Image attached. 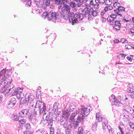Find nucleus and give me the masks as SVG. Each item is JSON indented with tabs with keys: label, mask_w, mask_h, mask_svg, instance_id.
<instances>
[{
	"label": "nucleus",
	"mask_w": 134,
	"mask_h": 134,
	"mask_svg": "<svg viewBox=\"0 0 134 134\" xmlns=\"http://www.w3.org/2000/svg\"><path fill=\"white\" fill-rule=\"evenodd\" d=\"M70 114L68 111L64 110L62 111V117L65 118V119L66 118H68L69 117Z\"/></svg>",
	"instance_id": "dca6fc26"
},
{
	"label": "nucleus",
	"mask_w": 134,
	"mask_h": 134,
	"mask_svg": "<svg viewBox=\"0 0 134 134\" xmlns=\"http://www.w3.org/2000/svg\"><path fill=\"white\" fill-rule=\"evenodd\" d=\"M10 88H9V87H7V85H6V86L5 89V90L6 91L5 92L6 93H10V92L11 91V87L10 86Z\"/></svg>",
	"instance_id": "c85d7f7f"
},
{
	"label": "nucleus",
	"mask_w": 134,
	"mask_h": 134,
	"mask_svg": "<svg viewBox=\"0 0 134 134\" xmlns=\"http://www.w3.org/2000/svg\"><path fill=\"white\" fill-rule=\"evenodd\" d=\"M17 88H18V93H20L21 94H23V93H22V89H21L19 87H18Z\"/></svg>",
	"instance_id": "49530a36"
},
{
	"label": "nucleus",
	"mask_w": 134,
	"mask_h": 134,
	"mask_svg": "<svg viewBox=\"0 0 134 134\" xmlns=\"http://www.w3.org/2000/svg\"><path fill=\"white\" fill-rule=\"evenodd\" d=\"M70 5L72 8H75V11H76V10L75 9V7H76V4L75 2H70L69 3Z\"/></svg>",
	"instance_id": "b1692460"
},
{
	"label": "nucleus",
	"mask_w": 134,
	"mask_h": 134,
	"mask_svg": "<svg viewBox=\"0 0 134 134\" xmlns=\"http://www.w3.org/2000/svg\"><path fill=\"white\" fill-rule=\"evenodd\" d=\"M62 4H61V3L60 4V5L58 6V8L59 9H63L64 7H63V6L62 5Z\"/></svg>",
	"instance_id": "603ef678"
},
{
	"label": "nucleus",
	"mask_w": 134,
	"mask_h": 134,
	"mask_svg": "<svg viewBox=\"0 0 134 134\" xmlns=\"http://www.w3.org/2000/svg\"><path fill=\"white\" fill-rule=\"evenodd\" d=\"M28 103L27 99L24 97L21 98L20 99L19 101V106L21 107L22 106H26L28 105Z\"/></svg>",
	"instance_id": "ddd939ff"
},
{
	"label": "nucleus",
	"mask_w": 134,
	"mask_h": 134,
	"mask_svg": "<svg viewBox=\"0 0 134 134\" xmlns=\"http://www.w3.org/2000/svg\"><path fill=\"white\" fill-rule=\"evenodd\" d=\"M72 128V127L71 124H69L68 125L67 128L65 130V134H69L71 130V129Z\"/></svg>",
	"instance_id": "4be33fe9"
},
{
	"label": "nucleus",
	"mask_w": 134,
	"mask_h": 134,
	"mask_svg": "<svg viewBox=\"0 0 134 134\" xmlns=\"http://www.w3.org/2000/svg\"><path fill=\"white\" fill-rule=\"evenodd\" d=\"M111 98H113V100H114V101L112 102V105H114L117 107H119L122 104V103L120 102L114 95H112L111 96V97L109 98V100L110 102H111V99H110Z\"/></svg>",
	"instance_id": "9d476101"
},
{
	"label": "nucleus",
	"mask_w": 134,
	"mask_h": 134,
	"mask_svg": "<svg viewBox=\"0 0 134 134\" xmlns=\"http://www.w3.org/2000/svg\"><path fill=\"white\" fill-rule=\"evenodd\" d=\"M92 130L93 131H95L96 130L97 127H95V126H93V125H92Z\"/></svg>",
	"instance_id": "6e6d98bb"
},
{
	"label": "nucleus",
	"mask_w": 134,
	"mask_h": 134,
	"mask_svg": "<svg viewBox=\"0 0 134 134\" xmlns=\"http://www.w3.org/2000/svg\"><path fill=\"white\" fill-rule=\"evenodd\" d=\"M79 131V134L82 133L83 132V129L82 127H79L78 128Z\"/></svg>",
	"instance_id": "ea45409f"
},
{
	"label": "nucleus",
	"mask_w": 134,
	"mask_h": 134,
	"mask_svg": "<svg viewBox=\"0 0 134 134\" xmlns=\"http://www.w3.org/2000/svg\"><path fill=\"white\" fill-rule=\"evenodd\" d=\"M49 14V12L48 13V12H44L43 13L42 16L45 19L47 16V17H48Z\"/></svg>",
	"instance_id": "a878e982"
},
{
	"label": "nucleus",
	"mask_w": 134,
	"mask_h": 134,
	"mask_svg": "<svg viewBox=\"0 0 134 134\" xmlns=\"http://www.w3.org/2000/svg\"><path fill=\"white\" fill-rule=\"evenodd\" d=\"M18 88L15 89V90L13 92L14 94L16 95L17 93H18Z\"/></svg>",
	"instance_id": "13d9d810"
},
{
	"label": "nucleus",
	"mask_w": 134,
	"mask_h": 134,
	"mask_svg": "<svg viewBox=\"0 0 134 134\" xmlns=\"http://www.w3.org/2000/svg\"><path fill=\"white\" fill-rule=\"evenodd\" d=\"M101 20L103 23H104L106 21V19L102 17V18Z\"/></svg>",
	"instance_id": "bf43d9fd"
},
{
	"label": "nucleus",
	"mask_w": 134,
	"mask_h": 134,
	"mask_svg": "<svg viewBox=\"0 0 134 134\" xmlns=\"http://www.w3.org/2000/svg\"><path fill=\"white\" fill-rule=\"evenodd\" d=\"M82 115V116L81 115H79L77 117L76 121H75V122L74 125V128L75 129L78 127L79 123L80 122H81L82 123L84 122V119L85 117L84 116Z\"/></svg>",
	"instance_id": "20e7f679"
},
{
	"label": "nucleus",
	"mask_w": 134,
	"mask_h": 134,
	"mask_svg": "<svg viewBox=\"0 0 134 134\" xmlns=\"http://www.w3.org/2000/svg\"><path fill=\"white\" fill-rule=\"evenodd\" d=\"M110 25H114L113 29L115 30L116 31L120 30L121 29V24L119 21H115L114 22H112V24H110Z\"/></svg>",
	"instance_id": "0eeeda50"
},
{
	"label": "nucleus",
	"mask_w": 134,
	"mask_h": 134,
	"mask_svg": "<svg viewBox=\"0 0 134 134\" xmlns=\"http://www.w3.org/2000/svg\"><path fill=\"white\" fill-rule=\"evenodd\" d=\"M128 45H126L125 47V48L126 49H131L130 46L129 45V46H127Z\"/></svg>",
	"instance_id": "052dcab7"
},
{
	"label": "nucleus",
	"mask_w": 134,
	"mask_h": 134,
	"mask_svg": "<svg viewBox=\"0 0 134 134\" xmlns=\"http://www.w3.org/2000/svg\"><path fill=\"white\" fill-rule=\"evenodd\" d=\"M109 133L110 134H114L113 132H114V131L112 130V129H111L109 131Z\"/></svg>",
	"instance_id": "69168bd1"
},
{
	"label": "nucleus",
	"mask_w": 134,
	"mask_h": 134,
	"mask_svg": "<svg viewBox=\"0 0 134 134\" xmlns=\"http://www.w3.org/2000/svg\"><path fill=\"white\" fill-rule=\"evenodd\" d=\"M32 1L31 0H28L26 3V7H30L31 5Z\"/></svg>",
	"instance_id": "c9c22d12"
},
{
	"label": "nucleus",
	"mask_w": 134,
	"mask_h": 134,
	"mask_svg": "<svg viewBox=\"0 0 134 134\" xmlns=\"http://www.w3.org/2000/svg\"><path fill=\"white\" fill-rule=\"evenodd\" d=\"M111 13H112V16H113V18L115 19L117 15L116 14H115L114 13H113V11L111 12Z\"/></svg>",
	"instance_id": "3c124183"
},
{
	"label": "nucleus",
	"mask_w": 134,
	"mask_h": 134,
	"mask_svg": "<svg viewBox=\"0 0 134 134\" xmlns=\"http://www.w3.org/2000/svg\"><path fill=\"white\" fill-rule=\"evenodd\" d=\"M56 117H55L54 120L53 118L51 116L50 114L47 115L46 117L45 121H47V123L48 124V125H50L52 126L53 125V121H55L56 120Z\"/></svg>",
	"instance_id": "1a4fd4ad"
},
{
	"label": "nucleus",
	"mask_w": 134,
	"mask_h": 134,
	"mask_svg": "<svg viewBox=\"0 0 134 134\" xmlns=\"http://www.w3.org/2000/svg\"><path fill=\"white\" fill-rule=\"evenodd\" d=\"M54 128L52 127V126H51V127H50V131H54Z\"/></svg>",
	"instance_id": "774afa93"
},
{
	"label": "nucleus",
	"mask_w": 134,
	"mask_h": 134,
	"mask_svg": "<svg viewBox=\"0 0 134 134\" xmlns=\"http://www.w3.org/2000/svg\"><path fill=\"white\" fill-rule=\"evenodd\" d=\"M6 86V85H4L3 86H2V88L0 90V92L2 93H5V92L6 91L5 90Z\"/></svg>",
	"instance_id": "cd10ccee"
},
{
	"label": "nucleus",
	"mask_w": 134,
	"mask_h": 134,
	"mask_svg": "<svg viewBox=\"0 0 134 134\" xmlns=\"http://www.w3.org/2000/svg\"><path fill=\"white\" fill-rule=\"evenodd\" d=\"M107 19L108 22H109L110 23H111V24H112V22H114V19H111L109 16H108V17Z\"/></svg>",
	"instance_id": "a19ab883"
},
{
	"label": "nucleus",
	"mask_w": 134,
	"mask_h": 134,
	"mask_svg": "<svg viewBox=\"0 0 134 134\" xmlns=\"http://www.w3.org/2000/svg\"><path fill=\"white\" fill-rule=\"evenodd\" d=\"M3 96L2 95H0V103L3 100Z\"/></svg>",
	"instance_id": "e2e57ef3"
},
{
	"label": "nucleus",
	"mask_w": 134,
	"mask_h": 134,
	"mask_svg": "<svg viewBox=\"0 0 134 134\" xmlns=\"http://www.w3.org/2000/svg\"><path fill=\"white\" fill-rule=\"evenodd\" d=\"M21 94L20 93H17L16 95V96L18 99H20L21 98L23 97H21V94Z\"/></svg>",
	"instance_id": "79ce46f5"
},
{
	"label": "nucleus",
	"mask_w": 134,
	"mask_h": 134,
	"mask_svg": "<svg viewBox=\"0 0 134 134\" xmlns=\"http://www.w3.org/2000/svg\"><path fill=\"white\" fill-rule=\"evenodd\" d=\"M10 79L6 78L5 80H4V82L2 81V82H3L4 83L3 84H5L6 85H7L9 83V84H10L12 82V80L11 77H10Z\"/></svg>",
	"instance_id": "a211bd4d"
},
{
	"label": "nucleus",
	"mask_w": 134,
	"mask_h": 134,
	"mask_svg": "<svg viewBox=\"0 0 134 134\" xmlns=\"http://www.w3.org/2000/svg\"><path fill=\"white\" fill-rule=\"evenodd\" d=\"M35 111V109L30 110V109H28V118L31 119L34 116V112Z\"/></svg>",
	"instance_id": "2eb2a0df"
},
{
	"label": "nucleus",
	"mask_w": 134,
	"mask_h": 134,
	"mask_svg": "<svg viewBox=\"0 0 134 134\" xmlns=\"http://www.w3.org/2000/svg\"><path fill=\"white\" fill-rule=\"evenodd\" d=\"M118 3V4H119V5H120L119 3H118L116 1H115L114 3V4L113 6H114V7L116 9H117V8H118V7H117V6H118L117 5V4H116V3Z\"/></svg>",
	"instance_id": "09e8293b"
},
{
	"label": "nucleus",
	"mask_w": 134,
	"mask_h": 134,
	"mask_svg": "<svg viewBox=\"0 0 134 134\" xmlns=\"http://www.w3.org/2000/svg\"><path fill=\"white\" fill-rule=\"evenodd\" d=\"M105 12H106L104 10L102 11L100 13V15L102 17L104 16Z\"/></svg>",
	"instance_id": "4d7b16f0"
},
{
	"label": "nucleus",
	"mask_w": 134,
	"mask_h": 134,
	"mask_svg": "<svg viewBox=\"0 0 134 134\" xmlns=\"http://www.w3.org/2000/svg\"><path fill=\"white\" fill-rule=\"evenodd\" d=\"M87 10L85 11L84 14V16L85 17H86L87 13L88 14V15L89 14L90 12L89 8H87Z\"/></svg>",
	"instance_id": "4c0bfd02"
},
{
	"label": "nucleus",
	"mask_w": 134,
	"mask_h": 134,
	"mask_svg": "<svg viewBox=\"0 0 134 134\" xmlns=\"http://www.w3.org/2000/svg\"><path fill=\"white\" fill-rule=\"evenodd\" d=\"M84 107L85 108L87 109H86V110L87 111V113L86 114H85V117H86L88 115L89 113H88V114H87L88 112H90V111L91 110V109H88L87 108L85 107V106H84L83 105H81L80 108H82V107Z\"/></svg>",
	"instance_id": "c756f323"
},
{
	"label": "nucleus",
	"mask_w": 134,
	"mask_h": 134,
	"mask_svg": "<svg viewBox=\"0 0 134 134\" xmlns=\"http://www.w3.org/2000/svg\"><path fill=\"white\" fill-rule=\"evenodd\" d=\"M29 120L31 121L32 123L34 125H35L36 124V119L35 118H33L31 119H29Z\"/></svg>",
	"instance_id": "393cba45"
},
{
	"label": "nucleus",
	"mask_w": 134,
	"mask_h": 134,
	"mask_svg": "<svg viewBox=\"0 0 134 134\" xmlns=\"http://www.w3.org/2000/svg\"><path fill=\"white\" fill-rule=\"evenodd\" d=\"M56 15L55 12H53L52 11L49 12L48 17L47 18L48 20L50 21H52V22L55 23L57 20Z\"/></svg>",
	"instance_id": "423d86ee"
},
{
	"label": "nucleus",
	"mask_w": 134,
	"mask_h": 134,
	"mask_svg": "<svg viewBox=\"0 0 134 134\" xmlns=\"http://www.w3.org/2000/svg\"><path fill=\"white\" fill-rule=\"evenodd\" d=\"M67 2V0H61V3L63 5L65 4H66V2Z\"/></svg>",
	"instance_id": "8fccbe9b"
},
{
	"label": "nucleus",
	"mask_w": 134,
	"mask_h": 134,
	"mask_svg": "<svg viewBox=\"0 0 134 134\" xmlns=\"http://www.w3.org/2000/svg\"><path fill=\"white\" fill-rule=\"evenodd\" d=\"M74 15L75 14L74 12H71V13H70L68 16L66 17V19H65V20H67L68 18L69 23H71V21H70V19H71V20H72L73 19H74Z\"/></svg>",
	"instance_id": "f3484780"
},
{
	"label": "nucleus",
	"mask_w": 134,
	"mask_h": 134,
	"mask_svg": "<svg viewBox=\"0 0 134 134\" xmlns=\"http://www.w3.org/2000/svg\"><path fill=\"white\" fill-rule=\"evenodd\" d=\"M19 115L20 117H26L28 118V109H23L19 113Z\"/></svg>",
	"instance_id": "f8f14e48"
},
{
	"label": "nucleus",
	"mask_w": 134,
	"mask_h": 134,
	"mask_svg": "<svg viewBox=\"0 0 134 134\" xmlns=\"http://www.w3.org/2000/svg\"><path fill=\"white\" fill-rule=\"evenodd\" d=\"M24 127L26 130L24 131V134H33L34 132L33 130L31 128V126L29 123H27L24 125Z\"/></svg>",
	"instance_id": "39448f33"
},
{
	"label": "nucleus",
	"mask_w": 134,
	"mask_h": 134,
	"mask_svg": "<svg viewBox=\"0 0 134 134\" xmlns=\"http://www.w3.org/2000/svg\"><path fill=\"white\" fill-rule=\"evenodd\" d=\"M124 110H125V112L124 114L126 115V116H127V115H129L128 114H129V111H127V110H126L125 109H124L123 111Z\"/></svg>",
	"instance_id": "5fc2aeb1"
},
{
	"label": "nucleus",
	"mask_w": 134,
	"mask_h": 134,
	"mask_svg": "<svg viewBox=\"0 0 134 134\" xmlns=\"http://www.w3.org/2000/svg\"><path fill=\"white\" fill-rule=\"evenodd\" d=\"M16 102V99L14 98H12L7 105V107L9 109L12 108L15 105Z\"/></svg>",
	"instance_id": "9b49d317"
},
{
	"label": "nucleus",
	"mask_w": 134,
	"mask_h": 134,
	"mask_svg": "<svg viewBox=\"0 0 134 134\" xmlns=\"http://www.w3.org/2000/svg\"><path fill=\"white\" fill-rule=\"evenodd\" d=\"M13 118H14V120H15L16 121H18L19 120V117H20L19 115H18L17 114H16V115H15L13 114L12 115Z\"/></svg>",
	"instance_id": "bb28decb"
},
{
	"label": "nucleus",
	"mask_w": 134,
	"mask_h": 134,
	"mask_svg": "<svg viewBox=\"0 0 134 134\" xmlns=\"http://www.w3.org/2000/svg\"><path fill=\"white\" fill-rule=\"evenodd\" d=\"M127 87L128 88L127 91L128 93H130L131 89L134 88V86L132 83L129 84L127 85Z\"/></svg>",
	"instance_id": "6ab92c4d"
},
{
	"label": "nucleus",
	"mask_w": 134,
	"mask_h": 134,
	"mask_svg": "<svg viewBox=\"0 0 134 134\" xmlns=\"http://www.w3.org/2000/svg\"><path fill=\"white\" fill-rule=\"evenodd\" d=\"M114 42L115 43H118L120 42V41L118 39L115 40H114Z\"/></svg>",
	"instance_id": "0e129e2a"
},
{
	"label": "nucleus",
	"mask_w": 134,
	"mask_h": 134,
	"mask_svg": "<svg viewBox=\"0 0 134 134\" xmlns=\"http://www.w3.org/2000/svg\"><path fill=\"white\" fill-rule=\"evenodd\" d=\"M45 5L47 7H48L50 5V2L48 0H46V2L45 3Z\"/></svg>",
	"instance_id": "c03bdc74"
},
{
	"label": "nucleus",
	"mask_w": 134,
	"mask_h": 134,
	"mask_svg": "<svg viewBox=\"0 0 134 134\" xmlns=\"http://www.w3.org/2000/svg\"><path fill=\"white\" fill-rule=\"evenodd\" d=\"M54 2L57 5H59L61 3V0H54Z\"/></svg>",
	"instance_id": "f704fd0d"
},
{
	"label": "nucleus",
	"mask_w": 134,
	"mask_h": 134,
	"mask_svg": "<svg viewBox=\"0 0 134 134\" xmlns=\"http://www.w3.org/2000/svg\"><path fill=\"white\" fill-rule=\"evenodd\" d=\"M118 8L117 9H118V11L119 12H120V13L122 11H125V8L122 6H117Z\"/></svg>",
	"instance_id": "5701e85b"
},
{
	"label": "nucleus",
	"mask_w": 134,
	"mask_h": 134,
	"mask_svg": "<svg viewBox=\"0 0 134 134\" xmlns=\"http://www.w3.org/2000/svg\"><path fill=\"white\" fill-rule=\"evenodd\" d=\"M87 109V108H85L84 107L82 108H78L76 111L72 114L71 116L70 117V119L72 120L74 119L75 117L77 114H80L79 115H81V116H82V115H83L84 117H85V114L87 112V111L86 110Z\"/></svg>",
	"instance_id": "f257e3e1"
},
{
	"label": "nucleus",
	"mask_w": 134,
	"mask_h": 134,
	"mask_svg": "<svg viewBox=\"0 0 134 134\" xmlns=\"http://www.w3.org/2000/svg\"><path fill=\"white\" fill-rule=\"evenodd\" d=\"M37 106L38 107V108L40 109L39 112L40 114L44 113V114H45L47 113V111L46 110V104L44 102L42 101H41L40 100L37 101L36 103V104L35 108H36Z\"/></svg>",
	"instance_id": "f03ea898"
},
{
	"label": "nucleus",
	"mask_w": 134,
	"mask_h": 134,
	"mask_svg": "<svg viewBox=\"0 0 134 134\" xmlns=\"http://www.w3.org/2000/svg\"><path fill=\"white\" fill-rule=\"evenodd\" d=\"M115 14H116L117 15H119L121 17L122 16V15L120 13V12H119V11L117 10L114 13Z\"/></svg>",
	"instance_id": "a18cd8bd"
},
{
	"label": "nucleus",
	"mask_w": 134,
	"mask_h": 134,
	"mask_svg": "<svg viewBox=\"0 0 134 134\" xmlns=\"http://www.w3.org/2000/svg\"><path fill=\"white\" fill-rule=\"evenodd\" d=\"M70 21L71 22H72L71 24L72 25H74L76 23H79V21H78V20H76L74 19H73L72 20H71V19Z\"/></svg>",
	"instance_id": "473e14b6"
},
{
	"label": "nucleus",
	"mask_w": 134,
	"mask_h": 134,
	"mask_svg": "<svg viewBox=\"0 0 134 134\" xmlns=\"http://www.w3.org/2000/svg\"><path fill=\"white\" fill-rule=\"evenodd\" d=\"M120 42L123 43L128 42L127 40L124 38L121 39L120 40Z\"/></svg>",
	"instance_id": "37998d69"
},
{
	"label": "nucleus",
	"mask_w": 134,
	"mask_h": 134,
	"mask_svg": "<svg viewBox=\"0 0 134 134\" xmlns=\"http://www.w3.org/2000/svg\"><path fill=\"white\" fill-rule=\"evenodd\" d=\"M111 4H110L109 5L108 4L106 3V4L107 5H108V7L109 8V10H111L112 9H113V7L111 5Z\"/></svg>",
	"instance_id": "de8ad7c7"
},
{
	"label": "nucleus",
	"mask_w": 134,
	"mask_h": 134,
	"mask_svg": "<svg viewBox=\"0 0 134 134\" xmlns=\"http://www.w3.org/2000/svg\"><path fill=\"white\" fill-rule=\"evenodd\" d=\"M69 107L70 108L69 111L70 112L73 111L75 109L76 106H74V108H73L72 106L71 105H70Z\"/></svg>",
	"instance_id": "e433bc0d"
},
{
	"label": "nucleus",
	"mask_w": 134,
	"mask_h": 134,
	"mask_svg": "<svg viewBox=\"0 0 134 134\" xmlns=\"http://www.w3.org/2000/svg\"><path fill=\"white\" fill-rule=\"evenodd\" d=\"M129 125L131 129H134V124L131 122H130L129 123Z\"/></svg>",
	"instance_id": "58836bf2"
},
{
	"label": "nucleus",
	"mask_w": 134,
	"mask_h": 134,
	"mask_svg": "<svg viewBox=\"0 0 134 134\" xmlns=\"http://www.w3.org/2000/svg\"><path fill=\"white\" fill-rule=\"evenodd\" d=\"M74 19L78 20H79V23L80 24L81 23V21H82V20L84 18L83 14L82 13H80V12H78L76 13L74 16Z\"/></svg>",
	"instance_id": "6e6552de"
},
{
	"label": "nucleus",
	"mask_w": 134,
	"mask_h": 134,
	"mask_svg": "<svg viewBox=\"0 0 134 134\" xmlns=\"http://www.w3.org/2000/svg\"><path fill=\"white\" fill-rule=\"evenodd\" d=\"M11 70L12 68L10 69H4L2 70L0 72V76L1 77L3 76L6 78L9 77V76L12 74Z\"/></svg>",
	"instance_id": "7ed1b4c3"
},
{
	"label": "nucleus",
	"mask_w": 134,
	"mask_h": 134,
	"mask_svg": "<svg viewBox=\"0 0 134 134\" xmlns=\"http://www.w3.org/2000/svg\"><path fill=\"white\" fill-rule=\"evenodd\" d=\"M100 115H99V113H97L96 115V119L98 120V121L99 122L101 121L102 120V119L101 120H99Z\"/></svg>",
	"instance_id": "72a5a7b5"
},
{
	"label": "nucleus",
	"mask_w": 134,
	"mask_h": 134,
	"mask_svg": "<svg viewBox=\"0 0 134 134\" xmlns=\"http://www.w3.org/2000/svg\"><path fill=\"white\" fill-rule=\"evenodd\" d=\"M63 7L65 9L66 11H68V10L70 9V7L66 4H65L63 5Z\"/></svg>",
	"instance_id": "7c9ffc66"
},
{
	"label": "nucleus",
	"mask_w": 134,
	"mask_h": 134,
	"mask_svg": "<svg viewBox=\"0 0 134 134\" xmlns=\"http://www.w3.org/2000/svg\"><path fill=\"white\" fill-rule=\"evenodd\" d=\"M109 9V8L108 6H107L104 8V10L105 12H107Z\"/></svg>",
	"instance_id": "680f3d73"
},
{
	"label": "nucleus",
	"mask_w": 134,
	"mask_h": 134,
	"mask_svg": "<svg viewBox=\"0 0 134 134\" xmlns=\"http://www.w3.org/2000/svg\"><path fill=\"white\" fill-rule=\"evenodd\" d=\"M59 103L57 102H55L54 103L53 107V110L54 112H56V110H58V107L59 105Z\"/></svg>",
	"instance_id": "aec40b11"
},
{
	"label": "nucleus",
	"mask_w": 134,
	"mask_h": 134,
	"mask_svg": "<svg viewBox=\"0 0 134 134\" xmlns=\"http://www.w3.org/2000/svg\"><path fill=\"white\" fill-rule=\"evenodd\" d=\"M127 55L126 54L124 53H120L118 56V57L119 58H121V57L124 58V59L125 57Z\"/></svg>",
	"instance_id": "2f4dec72"
},
{
	"label": "nucleus",
	"mask_w": 134,
	"mask_h": 134,
	"mask_svg": "<svg viewBox=\"0 0 134 134\" xmlns=\"http://www.w3.org/2000/svg\"><path fill=\"white\" fill-rule=\"evenodd\" d=\"M22 120H19V124L20 126L18 127V128H19L18 131L20 130V129H21V130L22 129V127L25 124V123L23 122H22Z\"/></svg>",
	"instance_id": "412c9836"
},
{
	"label": "nucleus",
	"mask_w": 134,
	"mask_h": 134,
	"mask_svg": "<svg viewBox=\"0 0 134 134\" xmlns=\"http://www.w3.org/2000/svg\"><path fill=\"white\" fill-rule=\"evenodd\" d=\"M90 11L92 12L91 14H93V12H94V10L93 9V8L92 7L90 9Z\"/></svg>",
	"instance_id": "338daca9"
},
{
	"label": "nucleus",
	"mask_w": 134,
	"mask_h": 134,
	"mask_svg": "<svg viewBox=\"0 0 134 134\" xmlns=\"http://www.w3.org/2000/svg\"><path fill=\"white\" fill-rule=\"evenodd\" d=\"M25 98L26 99H27L28 103L29 102H30V103H31V102L33 100L34 97L33 95L29 94L27 96V97L26 96V95Z\"/></svg>",
	"instance_id": "4468645a"
},
{
	"label": "nucleus",
	"mask_w": 134,
	"mask_h": 134,
	"mask_svg": "<svg viewBox=\"0 0 134 134\" xmlns=\"http://www.w3.org/2000/svg\"><path fill=\"white\" fill-rule=\"evenodd\" d=\"M127 59L130 62H132V58L130 57L127 56L126 57Z\"/></svg>",
	"instance_id": "864d4df0"
}]
</instances>
